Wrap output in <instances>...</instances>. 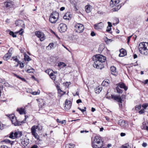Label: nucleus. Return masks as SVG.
I'll use <instances>...</instances> for the list:
<instances>
[{"label":"nucleus","mask_w":148,"mask_h":148,"mask_svg":"<svg viewBox=\"0 0 148 148\" xmlns=\"http://www.w3.org/2000/svg\"><path fill=\"white\" fill-rule=\"evenodd\" d=\"M92 59L94 62L93 64V67L98 69H101V63L105 61L106 58L102 55L98 54L94 56Z\"/></svg>","instance_id":"1"},{"label":"nucleus","mask_w":148,"mask_h":148,"mask_svg":"<svg viewBox=\"0 0 148 148\" xmlns=\"http://www.w3.org/2000/svg\"><path fill=\"white\" fill-rule=\"evenodd\" d=\"M140 52L142 54L148 56V42H140L138 46Z\"/></svg>","instance_id":"2"},{"label":"nucleus","mask_w":148,"mask_h":148,"mask_svg":"<svg viewBox=\"0 0 148 148\" xmlns=\"http://www.w3.org/2000/svg\"><path fill=\"white\" fill-rule=\"evenodd\" d=\"M42 127L41 125L38 124V125H34L32 126L31 128L32 134L37 139L39 138V136L38 134L39 131L42 130Z\"/></svg>","instance_id":"3"},{"label":"nucleus","mask_w":148,"mask_h":148,"mask_svg":"<svg viewBox=\"0 0 148 148\" xmlns=\"http://www.w3.org/2000/svg\"><path fill=\"white\" fill-rule=\"evenodd\" d=\"M103 144V142L101 138L99 136H96L92 142V146L93 148H97V147L102 146Z\"/></svg>","instance_id":"4"},{"label":"nucleus","mask_w":148,"mask_h":148,"mask_svg":"<svg viewBox=\"0 0 148 148\" xmlns=\"http://www.w3.org/2000/svg\"><path fill=\"white\" fill-rule=\"evenodd\" d=\"M59 17V14L56 11L53 12L50 15L49 20L52 23H55L58 20Z\"/></svg>","instance_id":"5"},{"label":"nucleus","mask_w":148,"mask_h":148,"mask_svg":"<svg viewBox=\"0 0 148 148\" xmlns=\"http://www.w3.org/2000/svg\"><path fill=\"white\" fill-rule=\"evenodd\" d=\"M84 29V26L82 24L77 23L75 26V30L77 33H81L83 32Z\"/></svg>","instance_id":"6"},{"label":"nucleus","mask_w":148,"mask_h":148,"mask_svg":"<svg viewBox=\"0 0 148 148\" xmlns=\"http://www.w3.org/2000/svg\"><path fill=\"white\" fill-rule=\"evenodd\" d=\"M22 135V133L21 132L18 131L15 132H11L10 135L9 137L12 139H14L15 138H19Z\"/></svg>","instance_id":"7"},{"label":"nucleus","mask_w":148,"mask_h":148,"mask_svg":"<svg viewBox=\"0 0 148 148\" xmlns=\"http://www.w3.org/2000/svg\"><path fill=\"white\" fill-rule=\"evenodd\" d=\"M67 26L65 24L61 23L58 27L59 31L60 32H64L67 29Z\"/></svg>","instance_id":"8"},{"label":"nucleus","mask_w":148,"mask_h":148,"mask_svg":"<svg viewBox=\"0 0 148 148\" xmlns=\"http://www.w3.org/2000/svg\"><path fill=\"white\" fill-rule=\"evenodd\" d=\"M35 34L37 37L40 38L41 41H42L45 39V37L44 34L40 32H36Z\"/></svg>","instance_id":"9"},{"label":"nucleus","mask_w":148,"mask_h":148,"mask_svg":"<svg viewBox=\"0 0 148 148\" xmlns=\"http://www.w3.org/2000/svg\"><path fill=\"white\" fill-rule=\"evenodd\" d=\"M14 4V3L13 1L10 0H8L4 2V5L5 7L7 8H11Z\"/></svg>","instance_id":"10"},{"label":"nucleus","mask_w":148,"mask_h":148,"mask_svg":"<svg viewBox=\"0 0 148 148\" xmlns=\"http://www.w3.org/2000/svg\"><path fill=\"white\" fill-rule=\"evenodd\" d=\"M103 24L102 22L95 24L94 25V28L96 29H101L103 28Z\"/></svg>","instance_id":"11"},{"label":"nucleus","mask_w":148,"mask_h":148,"mask_svg":"<svg viewBox=\"0 0 148 148\" xmlns=\"http://www.w3.org/2000/svg\"><path fill=\"white\" fill-rule=\"evenodd\" d=\"M118 124L124 128H127L128 124L125 121L122 120H119L118 122Z\"/></svg>","instance_id":"12"},{"label":"nucleus","mask_w":148,"mask_h":148,"mask_svg":"<svg viewBox=\"0 0 148 148\" xmlns=\"http://www.w3.org/2000/svg\"><path fill=\"white\" fill-rule=\"evenodd\" d=\"M15 116L14 115H11L10 117L11 121L15 126H17L18 125V122L16 120V118H15Z\"/></svg>","instance_id":"13"},{"label":"nucleus","mask_w":148,"mask_h":148,"mask_svg":"<svg viewBox=\"0 0 148 148\" xmlns=\"http://www.w3.org/2000/svg\"><path fill=\"white\" fill-rule=\"evenodd\" d=\"M120 0H111L110 2V6L113 7L116 6L120 2Z\"/></svg>","instance_id":"14"},{"label":"nucleus","mask_w":148,"mask_h":148,"mask_svg":"<svg viewBox=\"0 0 148 148\" xmlns=\"http://www.w3.org/2000/svg\"><path fill=\"white\" fill-rule=\"evenodd\" d=\"M111 97L112 98L115 100L119 103H122V99L121 97H120V96H116L114 95H112Z\"/></svg>","instance_id":"15"},{"label":"nucleus","mask_w":148,"mask_h":148,"mask_svg":"<svg viewBox=\"0 0 148 148\" xmlns=\"http://www.w3.org/2000/svg\"><path fill=\"white\" fill-rule=\"evenodd\" d=\"M16 26L23 27L24 26V23L22 20H18L16 21L15 23Z\"/></svg>","instance_id":"16"},{"label":"nucleus","mask_w":148,"mask_h":148,"mask_svg":"<svg viewBox=\"0 0 148 148\" xmlns=\"http://www.w3.org/2000/svg\"><path fill=\"white\" fill-rule=\"evenodd\" d=\"M117 85L121 88L124 89L125 91L127 90L128 89L127 87L126 86L125 84L123 83L120 82L117 84Z\"/></svg>","instance_id":"17"},{"label":"nucleus","mask_w":148,"mask_h":148,"mask_svg":"<svg viewBox=\"0 0 148 148\" xmlns=\"http://www.w3.org/2000/svg\"><path fill=\"white\" fill-rule=\"evenodd\" d=\"M16 110L20 114H26L25 109L22 108H18Z\"/></svg>","instance_id":"18"},{"label":"nucleus","mask_w":148,"mask_h":148,"mask_svg":"<svg viewBox=\"0 0 148 148\" xmlns=\"http://www.w3.org/2000/svg\"><path fill=\"white\" fill-rule=\"evenodd\" d=\"M120 53L119 55L120 57H123L126 54V50L123 49L120 50Z\"/></svg>","instance_id":"19"},{"label":"nucleus","mask_w":148,"mask_h":148,"mask_svg":"<svg viewBox=\"0 0 148 148\" xmlns=\"http://www.w3.org/2000/svg\"><path fill=\"white\" fill-rule=\"evenodd\" d=\"M110 71L111 74L114 75H116V68L114 66H111L110 67Z\"/></svg>","instance_id":"20"},{"label":"nucleus","mask_w":148,"mask_h":148,"mask_svg":"<svg viewBox=\"0 0 148 148\" xmlns=\"http://www.w3.org/2000/svg\"><path fill=\"white\" fill-rule=\"evenodd\" d=\"M11 56V54L10 53L8 52L3 57V58L5 60H7Z\"/></svg>","instance_id":"21"},{"label":"nucleus","mask_w":148,"mask_h":148,"mask_svg":"<svg viewBox=\"0 0 148 148\" xmlns=\"http://www.w3.org/2000/svg\"><path fill=\"white\" fill-rule=\"evenodd\" d=\"M71 15L70 14V13L67 12L63 16V18L64 19L69 20V18H71Z\"/></svg>","instance_id":"22"},{"label":"nucleus","mask_w":148,"mask_h":148,"mask_svg":"<svg viewBox=\"0 0 148 148\" xmlns=\"http://www.w3.org/2000/svg\"><path fill=\"white\" fill-rule=\"evenodd\" d=\"M110 83V81L107 79L106 81L104 80L102 83V85L104 86H108Z\"/></svg>","instance_id":"23"},{"label":"nucleus","mask_w":148,"mask_h":148,"mask_svg":"<svg viewBox=\"0 0 148 148\" xmlns=\"http://www.w3.org/2000/svg\"><path fill=\"white\" fill-rule=\"evenodd\" d=\"M29 140L24 139L23 141L21 142V144L24 146H25L29 144Z\"/></svg>","instance_id":"24"},{"label":"nucleus","mask_w":148,"mask_h":148,"mask_svg":"<svg viewBox=\"0 0 148 148\" xmlns=\"http://www.w3.org/2000/svg\"><path fill=\"white\" fill-rule=\"evenodd\" d=\"M85 11L87 13H89L91 12V10L90 6V5H87L85 7Z\"/></svg>","instance_id":"25"},{"label":"nucleus","mask_w":148,"mask_h":148,"mask_svg":"<svg viewBox=\"0 0 148 148\" xmlns=\"http://www.w3.org/2000/svg\"><path fill=\"white\" fill-rule=\"evenodd\" d=\"M122 5L121 4H119L117 6H116L115 7L112 9V10L114 11H116L118 10L121 7Z\"/></svg>","instance_id":"26"},{"label":"nucleus","mask_w":148,"mask_h":148,"mask_svg":"<svg viewBox=\"0 0 148 148\" xmlns=\"http://www.w3.org/2000/svg\"><path fill=\"white\" fill-rule=\"evenodd\" d=\"M24 59L25 61H29L31 60L30 57L27 55L25 54Z\"/></svg>","instance_id":"27"},{"label":"nucleus","mask_w":148,"mask_h":148,"mask_svg":"<svg viewBox=\"0 0 148 148\" xmlns=\"http://www.w3.org/2000/svg\"><path fill=\"white\" fill-rule=\"evenodd\" d=\"M3 142H5V143L7 144H10L11 145L13 144V143H14L13 141L11 142L10 140L7 139L4 140L3 141Z\"/></svg>","instance_id":"28"},{"label":"nucleus","mask_w":148,"mask_h":148,"mask_svg":"<svg viewBox=\"0 0 148 148\" xmlns=\"http://www.w3.org/2000/svg\"><path fill=\"white\" fill-rule=\"evenodd\" d=\"M51 78L53 80H55L56 79V76L53 73V72H51L50 73L49 75Z\"/></svg>","instance_id":"29"},{"label":"nucleus","mask_w":148,"mask_h":148,"mask_svg":"<svg viewBox=\"0 0 148 148\" xmlns=\"http://www.w3.org/2000/svg\"><path fill=\"white\" fill-rule=\"evenodd\" d=\"M66 66V64L64 63V62H60L58 63V66L59 67H65Z\"/></svg>","instance_id":"30"},{"label":"nucleus","mask_w":148,"mask_h":148,"mask_svg":"<svg viewBox=\"0 0 148 148\" xmlns=\"http://www.w3.org/2000/svg\"><path fill=\"white\" fill-rule=\"evenodd\" d=\"M104 39L105 42L107 44L109 43V42H111L112 41L111 39H108L106 37Z\"/></svg>","instance_id":"31"},{"label":"nucleus","mask_w":148,"mask_h":148,"mask_svg":"<svg viewBox=\"0 0 148 148\" xmlns=\"http://www.w3.org/2000/svg\"><path fill=\"white\" fill-rule=\"evenodd\" d=\"M74 145L69 144L66 145L65 146V148H74Z\"/></svg>","instance_id":"32"},{"label":"nucleus","mask_w":148,"mask_h":148,"mask_svg":"<svg viewBox=\"0 0 148 148\" xmlns=\"http://www.w3.org/2000/svg\"><path fill=\"white\" fill-rule=\"evenodd\" d=\"M102 88H97L95 89V92L97 93H99L101 90H102Z\"/></svg>","instance_id":"33"},{"label":"nucleus","mask_w":148,"mask_h":148,"mask_svg":"<svg viewBox=\"0 0 148 148\" xmlns=\"http://www.w3.org/2000/svg\"><path fill=\"white\" fill-rule=\"evenodd\" d=\"M117 92L119 93H122L123 92V90L119 88V87L118 86H117L116 88Z\"/></svg>","instance_id":"34"},{"label":"nucleus","mask_w":148,"mask_h":148,"mask_svg":"<svg viewBox=\"0 0 148 148\" xmlns=\"http://www.w3.org/2000/svg\"><path fill=\"white\" fill-rule=\"evenodd\" d=\"M58 93H59L60 94L61 96L64 94L66 93L65 92L63 91L60 88H58Z\"/></svg>","instance_id":"35"},{"label":"nucleus","mask_w":148,"mask_h":148,"mask_svg":"<svg viewBox=\"0 0 148 148\" xmlns=\"http://www.w3.org/2000/svg\"><path fill=\"white\" fill-rule=\"evenodd\" d=\"M121 148H131L128 144L127 143L124 145H123L121 147Z\"/></svg>","instance_id":"36"},{"label":"nucleus","mask_w":148,"mask_h":148,"mask_svg":"<svg viewBox=\"0 0 148 148\" xmlns=\"http://www.w3.org/2000/svg\"><path fill=\"white\" fill-rule=\"evenodd\" d=\"M56 121L57 122L61 123L62 124H65L66 123L65 120H64L62 121H61L59 119H57Z\"/></svg>","instance_id":"37"},{"label":"nucleus","mask_w":148,"mask_h":148,"mask_svg":"<svg viewBox=\"0 0 148 148\" xmlns=\"http://www.w3.org/2000/svg\"><path fill=\"white\" fill-rule=\"evenodd\" d=\"M71 104L65 105V109L66 110H69L71 107Z\"/></svg>","instance_id":"38"},{"label":"nucleus","mask_w":148,"mask_h":148,"mask_svg":"<svg viewBox=\"0 0 148 148\" xmlns=\"http://www.w3.org/2000/svg\"><path fill=\"white\" fill-rule=\"evenodd\" d=\"M40 93V91L39 90H38L37 92H32V94L34 95H38Z\"/></svg>","instance_id":"39"},{"label":"nucleus","mask_w":148,"mask_h":148,"mask_svg":"<svg viewBox=\"0 0 148 148\" xmlns=\"http://www.w3.org/2000/svg\"><path fill=\"white\" fill-rule=\"evenodd\" d=\"M141 108V105L136 106L135 107V109L137 111L139 110Z\"/></svg>","instance_id":"40"},{"label":"nucleus","mask_w":148,"mask_h":148,"mask_svg":"<svg viewBox=\"0 0 148 148\" xmlns=\"http://www.w3.org/2000/svg\"><path fill=\"white\" fill-rule=\"evenodd\" d=\"M10 35L12 36L14 38L16 37V35L12 31H10Z\"/></svg>","instance_id":"41"},{"label":"nucleus","mask_w":148,"mask_h":148,"mask_svg":"<svg viewBox=\"0 0 148 148\" xmlns=\"http://www.w3.org/2000/svg\"><path fill=\"white\" fill-rule=\"evenodd\" d=\"M45 72L49 75V74H50V73L51 72H53V71L52 70H51L50 69H49L46 70Z\"/></svg>","instance_id":"42"},{"label":"nucleus","mask_w":148,"mask_h":148,"mask_svg":"<svg viewBox=\"0 0 148 148\" xmlns=\"http://www.w3.org/2000/svg\"><path fill=\"white\" fill-rule=\"evenodd\" d=\"M148 106V103H145L143 104L142 107L144 109H146L147 107Z\"/></svg>","instance_id":"43"},{"label":"nucleus","mask_w":148,"mask_h":148,"mask_svg":"<svg viewBox=\"0 0 148 148\" xmlns=\"http://www.w3.org/2000/svg\"><path fill=\"white\" fill-rule=\"evenodd\" d=\"M78 109H79L80 110H81L82 112H84L86 110V108L85 107H84V109H81L79 107L78 108Z\"/></svg>","instance_id":"44"},{"label":"nucleus","mask_w":148,"mask_h":148,"mask_svg":"<svg viewBox=\"0 0 148 148\" xmlns=\"http://www.w3.org/2000/svg\"><path fill=\"white\" fill-rule=\"evenodd\" d=\"M145 112V109H142L140 110L139 111L138 113L140 114H142L144 113Z\"/></svg>","instance_id":"45"},{"label":"nucleus","mask_w":148,"mask_h":148,"mask_svg":"<svg viewBox=\"0 0 148 148\" xmlns=\"http://www.w3.org/2000/svg\"><path fill=\"white\" fill-rule=\"evenodd\" d=\"M65 105H69V104H71V102L70 101H69V100L66 99L65 102Z\"/></svg>","instance_id":"46"},{"label":"nucleus","mask_w":148,"mask_h":148,"mask_svg":"<svg viewBox=\"0 0 148 148\" xmlns=\"http://www.w3.org/2000/svg\"><path fill=\"white\" fill-rule=\"evenodd\" d=\"M4 84L6 87H11V86L9 84L8 82H5Z\"/></svg>","instance_id":"47"},{"label":"nucleus","mask_w":148,"mask_h":148,"mask_svg":"<svg viewBox=\"0 0 148 148\" xmlns=\"http://www.w3.org/2000/svg\"><path fill=\"white\" fill-rule=\"evenodd\" d=\"M0 82L4 84L5 82V79H0Z\"/></svg>","instance_id":"48"},{"label":"nucleus","mask_w":148,"mask_h":148,"mask_svg":"<svg viewBox=\"0 0 148 148\" xmlns=\"http://www.w3.org/2000/svg\"><path fill=\"white\" fill-rule=\"evenodd\" d=\"M13 58L14 60L16 62H18L19 61L18 60L17 58L16 57H13Z\"/></svg>","instance_id":"49"},{"label":"nucleus","mask_w":148,"mask_h":148,"mask_svg":"<svg viewBox=\"0 0 148 148\" xmlns=\"http://www.w3.org/2000/svg\"><path fill=\"white\" fill-rule=\"evenodd\" d=\"M54 44L53 43H50L48 45V47H50L51 49L53 48V47Z\"/></svg>","instance_id":"50"},{"label":"nucleus","mask_w":148,"mask_h":148,"mask_svg":"<svg viewBox=\"0 0 148 148\" xmlns=\"http://www.w3.org/2000/svg\"><path fill=\"white\" fill-rule=\"evenodd\" d=\"M111 30V28L110 27H107V29H106V31L107 32H110Z\"/></svg>","instance_id":"51"},{"label":"nucleus","mask_w":148,"mask_h":148,"mask_svg":"<svg viewBox=\"0 0 148 148\" xmlns=\"http://www.w3.org/2000/svg\"><path fill=\"white\" fill-rule=\"evenodd\" d=\"M0 148H10L8 147L7 146L5 145H2L1 146Z\"/></svg>","instance_id":"52"},{"label":"nucleus","mask_w":148,"mask_h":148,"mask_svg":"<svg viewBox=\"0 0 148 148\" xmlns=\"http://www.w3.org/2000/svg\"><path fill=\"white\" fill-rule=\"evenodd\" d=\"M90 35H91L92 36H95L96 34H95V33L94 32H91V33Z\"/></svg>","instance_id":"53"},{"label":"nucleus","mask_w":148,"mask_h":148,"mask_svg":"<svg viewBox=\"0 0 148 148\" xmlns=\"http://www.w3.org/2000/svg\"><path fill=\"white\" fill-rule=\"evenodd\" d=\"M20 67L21 68H22L24 66V64L22 62L20 63Z\"/></svg>","instance_id":"54"},{"label":"nucleus","mask_w":148,"mask_h":148,"mask_svg":"<svg viewBox=\"0 0 148 148\" xmlns=\"http://www.w3.org/2000/svg\"><path fill=\"white\" fill-rule=\"evenodd\" d=\"M108 26L107 27H111L112 26V23H111L108 22Z\"/></svg>","instance_id":"55"},{"label":"nucleus","mask_w":148,"mask_h":148,"mask_svg":"<svg viewBox=\"0 0 148 148\" xmlns=\"http://www.w3.org/2000/svg\"><path fill=\"white\" fill-rule=\"evenodd\" d=\"M22 30H23V29L21 28V29H20V30L19 31V34L20 35H22V34H23V31H21Z\"/></svg>","instance_id":"56"},{"label":"nucleus","mask_w":148,"mask_h":148,"mask_svg":"<svg viewBox=\"0 0 148 148\" xmlns=\"http://www.w3.org/2000/svg\"><path fill=\"white\" fill-rule=\"evenodd\" d=\"M132 35L128 37L127 41L128 43L129 42V41H130V39L132 37Z\"/></svg>","instance_id":"57"},{"label":"nucleus","mask_w":148,"mask_h":148,"mask_svg":"<svg viewBox=\"0 0 148 148\" xmlns=\"http://www.w3.org/2000/svg\"><path fill=\"white\" fill-rule=\"evenodd\" d=\"M82 102V100L80 99H79L77 100L76 101V102L77 103H81Z\"/></svg>","instance_id":"58"},{"label":"nucleus","mask_w":148,"mask_h":148,"mask_svg":"<svg viewBox=\"0 0 148 148\" xmlns=\"http://www.w3.org/2000/svg\"><path fill=\"white\" fill-rule=\"evenodd\" d=\"M38 148V146L36 145H34L31 147V148Z\"/></svg>","instance_id":"59"},{"label":"nucleus","mask_w":148,"mask_h":148,"mask_svg":"<svg viewBox=\"0 0 148 148\" xmlns=\"http://www.w3.org/2000/svg\"><path fill=\"white\" fill-rule=\"evenodd\" d=\"M143 147H145L147 146V144L146 143H144L142 144Z\"/></svg>","instance_id":"60"},{"label":"nucleus","mask_w":148,"mask_h":148,"mask_svg":"<svg viewBox=\"0 0 148 148\" xmlns=\"http://www.w3.org/2000/svg\"><path fill=\"white\" fill-rule=\"evenodd\" d=\"M120 135L122 137L125 136L126 135L124 133H121Z\"/></svg>","instance_id":"61"},{"label":"nucleus","mask_w":148,"mask_h":148,"mask_svg":"<svg viewBox=\"0 0 148 148\" xmlns=\"http://www.w3.org/2000/svg\"><path fill=\"white\" fill-rule=\"evenodd\" d=\"M31 91L32 90H31L28 89L27 90V92L28 93H31L32 94V92H31Z\"/></svg>","instance_id":"62"},{"label":"nucleus","mask_w":148,"mask_h":148,"mask_svg":"<svg viewBox=\"0 0 148 148\" xmlns=\"http://www.w3.org/2000/svg\"><path fill=\"white\" fill-rule=\"evenodd\" d=\"M65 9V8L64 7H62L60 8V10L61 11H63Z\"/></svg>","instance_id":"63"},{"label":"nucleus","mask_w":148,"mask_h":148,"mask_svg":"<svg viewBox=\"0 0 148 148\" xmlns=\"http://www.w3.org/2000/svg\"><path fill=\"white\" fill-rule=\"evenodd\" d=\"M148 82V79H147L145 81L144 83L145 84H147Z\"/></svg>","instance_id":"64"}]
</instances>
